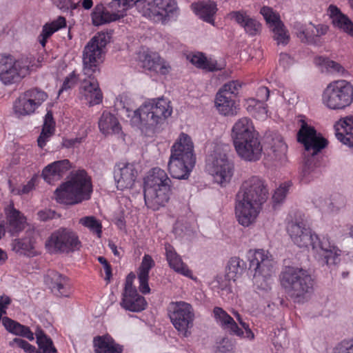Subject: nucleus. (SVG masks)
I'll list each match as a JSON object with an SVG mask.
<instances>
[{
    "instance_id": "f257e3e1",
    "label": "nucleus",
    "mask_w": 353,
    "mask_h": 353,
    "mask_svg": "<svg viewBox=\"0 0 353 353\" xmlns=\"http://www.w3.org/2000/svg\"><path fill=\"white\" fill-rule=\"evenodd\" d=\"M109 41L108 34L98 33L88 42L83 51L82 72L85 78L82 79L80 93L90 106L100 104L103 101V93L96 77L100 73L103 49Z\"/></svg>"
},
{
    "instance_id": "f03ea898",
    "label": "nucleus",
    "mask_w": 353,
    "mask_h": 353,
    "mask_svg": "<svg viewBox=\"0 0 353 353\" xmlns=\"http://www.w3.org/2000/svg\"><path fill=\"white\" fill-rule=\"evenodd\" d=\"M268 195L267 183L262 178L252 176L245 179L236 195L235 211L239 223L243 226H249L252 223Z\"/></svg>"
},
{
    "instance_id": "7ed1b4c3",
    "label": "nucleus",
    "mask_w": 353,
    "mask_h": 353,
    "mask_svg": "<svg viewBox=\"0 0 353 353\" xmlns=\"http://www.w3.org/2000/svg\"><path fill=\"white\" fill-rule=\"evenodd\" d=\"M170 102L163 98L150 99L135 110L130 119L131 124L143 133H154L172 114Z\"/></svg>"
},
{
    "instance_id": "20e7f679",
    "label": "nucleus",
    "mask_w": 353,
    "mask_h": 353,
    "mask_svg": "<svg viewBox=\"0 0 353 353\" xmlns=\"http://www.w3.org/2000/svg\"><path fill=\"white\" fill-rule=\"evenodd\" d=\"M195 163L193 142L189 135L181 132L171 148L168 171L173 178L188 179Z\"/></svg>"
},
{
    "instance_id": "39448f33",
    "label": "nucleus",
    "mask_w": 353,
    "mask_h": 353,
    "mask_svg": "<svg viewBox=\"0 0 353 353\" xmlns=\"http://www.w3.org/2000/svg\"><path fill=\"white\" fill-rule=\"evenodd\" d=\"M171 180L166 172L154 168L144 181L143 195L146 206L158 210L168 202L170 196Z\"/></svg>"
},
{
    "instance_id": "423d86ee",
    "label": "nucleus",
    "mask_w": 353,
    "mask_h": 353,
    "mask_svg": "<svg viewBox=\"0 0 353 353\" xmlns=\"http://www.w3.org/2000/svg\"><path fill=\"white\" fill-rule=\"evenodd\" d=\"M280 283L294 302L302 303L313 288V279L308 272L297 267H285L280 274Z\"/></svg>"
},
{
    "instance_id": "0eeeda50",
    "label": "nucleus",
    "mask_w": 353,
    "mask_h": 353,
    "mask_svg": "<svg viewBox=\"0 0 353 353\" xmlns=\"http://www.w3.org/2000/svg\"><path fill=\"white\" fill-rule=\"evenodd\" d=\"M92 192L91 179L85 170H78L55 190L54 194L58 203L74 205L88 200Z\"/></svg>"
},
{
    "instance_id": "6e6552de",
    "label": "nucleus",
    "mask_w": 353,
    "mask_h": 353,
    "mask_svg": "<svg viewBox=\"0 0 353 353\" xmlns=\"http://www.w3.org/2000/svg\"><path fill=\"white\" fill-rule=\"evenodd\" d=\"M322 101L330 110H344L353 102V85L345 80L332 81L324 90Z\"/></svg>"
},
{
    "instance_id": "1a4fd4ad",
    "label": "nucleus",
    "mask_w": 353,
    "mask_h": 353,
    "mask_svg": "<svg viewBox=\"0 0 353 353\" xmlns=\"http://www.w3.org/2000/svg\"><path fill=\"white\" fill-rule=\"evenodd\" d=\"M254 268L253 283L258 289L268 291L273 283L274 262L268 252L254 250L250 260V269Z\"/></svg>"
},
{
    "instance_id": "9d476101",
    "label": "nucleus",
    "mask_w": 353,
    "mask_h": 353,
    "mask_svg": "<svg viewBox=\"0 0 353 353\" xmlns=\"http://www.w3.org/2000/svg\"><path fill=\"white\" fill-rule=\"evenodd\" d=\"M137 9L143 16L163 24L175 18L179 11L175 0H141Z\"/></svg>"
},
{
    "instance_id": "9b49d317",
    "label": "nucleus",
    "mask_w": 353,
    "mask_h": 353,
    "mask_svg": "<svg viewBox=\"0 0 353 353\" xmlns=\"http://www.w3.org/2000/svg\"><path fill=\"white\" fill-rule=\"evenodd\" d=\"M170 321L179 334L183 337L190 335L194 312L191 304L185 301H172L168 307Z\"/></svg>"
},
{
    "instance_id": "f8f14e48",
    "label": "nucleus",
    "mask_w": 353,
    "mask_h": 353,
    "mask_svg": "<svg viewBox=\"0 0 353 353\" xmlns=\"http://www.w3.org/2000/svg\"><path fill=\"white\" fill-rule=\"evenodd\" d=\"M300 128L297 132V141L302 143L307 152L314 156L327 145V141L321 133H317L314 127L309 125L305 117L299 116Z\"/></svg>"
},
{
    "instance_id": "ddd939ff",
    "label": "nucleus",
    "mask_w": 353,
    "mask_h": 353,
    "mask_svg": "<svg viewBox=\"0 0 353 353\" xmlns=\"http://www.w3.org/2000/svg\"><path fill=\"white\" fill-rule=\"evenodd\" d=\"M208 169L216 183L225 186L233 174V165L225 154L214 153L207 159Z\"/></svg>"
},
{
    "instance_id": "4468645a",
    "label": "nucleus",
    "mask_w": 353,
    "mask_h": 353,
    "mask_svg": "<svg viewBox=\"0 0 353 353\" xmlns=\"http://www.w3.org/2000/svg\"><path fill=\"white\" fill-rule=\"evenodd\" d=\"M288 232L294 242L320 243L319 236L309 228L304 214H300L288 224Z\"/></svg>"
},
{
    "instance_id": "2eb2a0df",
    "label": "nucleus",
    "mask_w": 353,
    "mask_h": 353,
    "mask_svg": "<svg viewBox=\"0 0 353 353\" xmlns=\"http://www.w3.org/2000/svg\"><path fill=\"white\" fill-rule=\"evenodd\" d=\"M24 77L20 63L10 54H0V81L6 85L19 82Z\"/></svg>"
},
{
    "instance_id": "dca6fc26",
    "label": "nucleus",
    "mask_w": 353,
    "mask_h": 353,
    "mask_svg": "<svg viewBox=\"0 0 353 353\" xmlns=\"http://www.w3.org/2000/svg\"><path fill=\"white\" fill-rule=\"evenodd\" d=\"M11 303L9 296L3 295L0 296V320L6 330L14 335L25 337L30 341L34 340V334L27 326L23 325L7 317H2L6 314V310Z\"/></svg>"
},
{
    "instance_id": "f3484780",
    "label": "nucleus",
    "mask_w": 353,
    "mask_h": 353,
    "mask_svg": "<svg viewBox=\"0 0 353 353\" xmlns=\"http://www.w3.org/2000/svg\"><path fill=\"white\" fill-rule=\"evenodd\" d=\"M296 34L302 43L319 46L321 45L320 37L327 34L328 26L325 24L314 25L310 23L307 25H303L296 23L294 25Z\"/></svg>"
},
{
    "instance_id": "a211bd4d",
    "label": "nucleus",
    "mask_w": 353,
    "mask_h": 353,
    "mask_svg": "<svg viewBox=\"0 0 353 353\" xmlns=\"http://www.w3.org/2000/svg\"><path fill=\"white\" fill-rule=\"evenodd\" d=\"M237 154L245 161H259L263 152V146L258 135L234 143Z\"/></svg>"
},
{
    "instance_id": "6ab92c4d",
    "label": "nucleus",
    "mask_w": 353,
    "mask_h": 353,
    "mask_svg": "<svg viewBox=\"0 0 353 353\" xmlns=\"http://www.w3.org/2000/svg\"><path fill=\"white\" fill-rule=\"evenodd\" d=\"M137 176L134 165L129 163H118L114 170V178L118 190L132 188Z\"/></svg>"
},
{
    "instance_id": "aec40b11",
    "label": "nucleus",
    "mask_w": 353,
    "mask_h": 353,
    "mask_svg": "<svg viewBox=\"0 0 353 353\" xmlns=\"http://www.w3.org/2000/svg\"><path fill=\"white\" fill-rule=\"evenodd\" d=\"M228 17L235 21L249 36H256L261 31V23L245 10L232 11L228 14Z\"/></svg>"
},
{
    "instance_id": "412c9836",
    "label": "nucleus",
    "mask_w": 353,
    "mask_h": 353,
    "mask_svg": "<svg viewBox=\"0 0 353 353\" xmlns=\"http://www.w3.org/2000/svg\"><path fill=\"white\" fill-rule=\"evenodd\" d=\"M147 303L143 296L139 294L135 288L128 283L127 288L123 293L121 305L126 310L139 312L143 310Z\"/></svg>"
},
{
    "instance_id": "4be33fe9",
    "label": "nucleus",
    "mask_w": 353,
    "mask_h": 353,
    "mask_svg": "<svg viewBox=\"0 0 353 353\" xmlns=\"http://www.w3.org/2000/svg\"><path fill=\"white\" fill-rule=\"evenodd\" d=\"M316 259L322 265L336 264L341 251L334 244H312Z\"/></svg>"
},
{
    "instance_id": "5701e85b",
    "label": "nucleus",
    "mask_w": 353,
    "mask_h": 353,
    "mask_svg": "<svg viewBox=\"0 0 353 353\" xmlns=\"http://www.w3.org/2000/svg\"><path fill=\"white\" fill-rule=\"evenodd\" d=\"M71 168L69 160L54 161L46 166L42 171L43 179L49 184L60 180Z\"/></svg>"
},
{
    "instance_id": "b1692460",
    "label": "nucleus",
    "mask_w": 353,
    "mask_h": 353,
    "mask_svg": "<svg viewBox=\"0 0 353 353\" xmlns=\"http://www.w3.org/2000/svg\"><path fill=\"white\" fill-rule=\"evenodd\" d=\"M71 168L69 160L54 161L46 166L42 171L43 179L49 184L60 180Z\"/></svg>"
},
{
    "instance_id": "393cba45",
    "label": "nucleus",
    "mask_w": 353,
    "mask_h": 353,
    "mask_svg": "<svg viewBox=\"0 0 353 353\" xmlns=\"http://www.w3.org/2000/svg\"><path fill=\"white\" fill-rule=\"evenodd\" d=\"M71 168L69 160L54 161L46 166L42 171L43 179L49 184L60 180Z\"/></svg>"
},
{
    "instance_id": "a878e982",
    "label": "nucleus",
    "mask_w": 353,
    "mask_h": 353,
    "mask_svg": "<svg viewBox=\"0 0 353 353\" xmlns=\"http://www.w3.org/2000/svg\"><path fill=\"white\" fill-rule=\"evenodd\" d=\"M213 316L216 323L224 330L237 336H243V331L235 321L223 308L215 307Z\"/></svg>"
},
{
    "instance_id": "bb28decb",
    "label": "nucleus",
    "mask_w": 353,
    "mask_h": 353,
    "mask_svg": "<svg viewBox=\"0 0 353 353\" xmlns=\"http://www.w3.org/2000/svg\"><path fill=\"white\" fill-rule=\"evenodd\" d=\"M46 283L52 292L57 296L68 297L70 294V284L68 279L56 272L48 274Z\"/></svg>"
},
{
    "instance_id": "cd10ccee",
    "label": "nucleus",
    "mask_w": 353,
    "mask_h": 353,
    "mask_svg": "<svg viewBox=\"0 0 353 353\" xmlns=\"http://www.w3.org/2000/svg\"><path fill=\"white\" fill-rule=\"evenodd\" d=\"M140 60L142 67L148 70L161 74H166L170 71V65L157 53L143 52L140 56Z\"/></svg>"
},
{
    "instance_id": "c85d7f7f",
    "label": "nucleus",
    "mask_w": 353,
    "mask_h": 353,
    "mask_svg": "<svg viewBox=\"0 0 353 353\" xmlns=\"http://www.w3.org/2000/svg\"><path fill=\"white\" fill-rule=\"evenodd\" d=\"M258 135L254 130L251 119L243 117L239 119L234 125L232 130L233 143L251 138Z\"/></svg>"
},
{
    "instance_id": "c756f323",
    "label": "nucleus",
    "mask_w": 353,
    "mask_h": 353,
    "mask_svg": "<svg viewBox=\"0 0 353 353\" xmlns=\"http://www.w3.org/2000/svg\"><path fill=\"white\" fill-rule=\"evenodd\" d=\"M193 12L204 21L211 24L214 23V15L217 11L214 1L208 0L194 2L191 4Z\"/></svg>"
},
{
    "instance_id": "7c9ffc66",
    "label": "nucleus",
    "mask_w": 353,
    "mask_h": 353,
    "mask_svg": "<svg viewBox=\"0 0 353 353\" xmlns=\"http://www.w3.org/2000/svg\"><path fill=\"white\" fill-rule=\"evenodd\" d=\"M92 21L94 26H99L123 17V14L116 11H111L108 6L105 8L103 4L95 6L92 14Z\"/></svg>"
},
{
    "instance_id": "2f4dec72",
    "label": "nucleus",
    "mask_w": 353,
    "mask_h": 353,
    "mask_svg": "<svg viewBox=\"0 0 353 353\" xmlns=\"http://www.w3.org/2000/svg\"><path fill=\"white\" fill-rule=\"evenodd\" d=\"M165 254L169 266L172 269L186 277L193 279L192 271L183 262L181 256L176 252L171 244H168L165 247Z\"/></svg>"
},
{
    "instance_id": "473e14b6",
    "label": "nucleus",
    "mask_w": 353,
    "mask_h": 353,
    "mask_svg": "<svg viewBox=\"0 0 353 353\" xmlns=\"http://www.w3.org/2000/svg\"><path fill=\"white\" fill-rule=\"evenodd\" d=\"M155 265V262L149 254H145L141 263L138 269V279L139 282V290L143 294H148L150 288L148 285L149 272Z\"/></svg>"
},
{
    "instance_id": "72a5a7b5",
    "label": "nucleus",
    "mask_w": 353,
    "mask_h": 353,
    "mask_svg": "<svg viewBox=\"0 0 353 353\" xmlns=\"http://www.w3.org/2000/svg\"><path fill=\"white\" fill-rule=\"evenodd\" d=\"M99 131L107 136L110 134H118L121 130V125L116 116L105 110L102 112L98 121Z\"/></svg>"
},
{
    "instance_id": "f704fd0d",
    "label": "nucleus",
    "mask_w": 353,
    "mask_h": 353,
    "mask_svg": "<svg viewBox=\"0 0 353 353\" xmlns=\"http://www.w3.org/2000/svg\"><path fill=\"white\" fill-rule=\"evenodd\" d=\"M339 125L342 131L336 128L335 135L336 139L343 144L353 148V114L340 119Z\"/></svg>"
},
{
    "instance_id": "c9c22d12",
    "label": "nucleus",
    "mask_w": 353,
    "mask_h": 353,
    "mask_svg": "<svg viewBox=\"0 0 353 353\" xmlns=\"http://www.w3.org/2000/svg\"><path fill=\"white\" fill-rule=\"evenodd\" d=\"M95 353H122L123 346L109 335L99 336L93 341Z\"/></svg>"
},
{
    "instance_id": "e433bc0d",
    "label": "nucleus",
    "mask_w": 353,
    "mask_h": 353,
    "mask_svg": "<svg viewBox=\"0 0 353 353\" xmlns=\"http://www.w3.org/2000/svg\"><path fill=\"white\" fill-rule=\"evenodd\" d=\"M66 26V20L63 17H59L57 19L51 22L45 23L42 27V30L38 36V41L44 48L48 42V39L56 32Z\"/></svg>"
},
{
    "instance_id": "4c0bfd02",
    "label": "nucleus",
    "mask_w": 353,
    "mask_h": 353,
    "mask_svg": "<svg viewBox=\"0 0 353 353\" xmlns=\"http://www.w3.org/2000/svg\"><path fill=\"white\" fill-rule=\"evenodd\" d=\"M6 215L9 228L8 232L12 236H14L24 228L26 218L13 206L10 207L7 210Z\"/></svg>"
},
{
    "instance_id": "58836bf2",
    "label": "nucleus",
    "mask_w": 353,
    "mask_h": 353,
    "mask_svg": "<svg viewBox=\"0 0 353 353\" xmlns=\"http://www.w3.org/2000/svg\"><path fill=\"white\" fill-rule=\"evenodd\" d=\"M39 106L35 101L28 98L23 93L15 100L13 104V110L19 116H28L33 114Z\"/></svg>"
},
{
    "instance_id": "ea45409f",
    "label": "nucleus",
    "mask_w": 353,
    "mask_h": 353,
    "mask_svg": "<svg viewBox=\"0 0 353 353\" xmlns=\"http://www.w3.org/2000/svg\"><path fill=\"white\" fill-rule=\"evenodd\" d=\"M214 103L220 114L225 116L235 114V101L230 96H226L218 92L216 94Z\"/></svg>"
},
{
    "instance_id": "a19ab883",
    "label": "nucleus",
    "mask_w": 353,
    "mask_h": 353,
    "mask_svg": "<svg viewBox=\"0 0 353 353\" xmlns=\"http://www.w3.org/2000/svg\"><path fill=\"white\" fill-rule=\"evenodd\" d=\"M247 268L246 263L239 257H232L227 265L226 277L228 280L236 281L240 278Z\"/></svg>"
},
{
    "instance_id": "79ce46f5",
    "label": "nucleus",
    "mask_w": 353,
    "mask_h": 353,
    "mask_svg": "<svg viewBox=\"0 0 353 353\" xmlns=\"http://www.w3.org/2000/svg\"><path fill=\"white\" fill-rule=\"evenodd\" d=\"M55 122L53 119L52 112L48 111L45 117L41 134L37 139L38 145L43 148L48 139L53 134L54 131Z\"/></svg>"
},
{
    "instance_id": "37998d69",
    "label": "nucleus",
    "mask_w": 353,
    "mask_h": 353,
    "mask_svg": "<svg viewBox=\"0 0 353 353\" xmlns=\"http://www.w3.org/2000/svg\"><path fill=\"white\" fill-rule=\"evenodd\" d=\"M48 243H80L72 230L61 228L52 233Z\"/></svg>"
},
{
    "instance_id": "c03bdc74",
    "label": "nucleus",
    "mask_w": 353,
    "mask_h": 353,
    "mask_svg": "<svg viewBox=\"0 0 353 353\" xmlns=\"http://www.w3.org/2000/svg\"><path fill=\"white\" fill-rule=\"evenodd\" d=\"M247 110L258 119H265L268 117V106L265 103L250 98L246 100Z\"/></svg>"
},
{
    "instance_id": "a18cd8bd",
    "label": "nucleus",
    "mask_w": 353,
    "mask_h": 353,
    "mask_svg": "<svg viewBox=\"0 0 353 353\" xmlns=\"http://www.w3.org/2000/svg\"><path fill=\"white\" fill-rule=\"evenodd\" d=\"M37 343L42 353H58L52 341L41 330H37Z\"/></svg>"
},
{
    "instance_id": "49530a36",
    "label": "nucleus",
    "mask_w": 353,
    "mask_h": 353,
    "mask_svg": "<svg viewBox=\"0 0 353 353\" xmlns=\"http://www.w3.org/2000/svg\"><path fill=\"white\" fill-rule=\"evenodd\" d=\"M79 223L87 228L92 234L101 237L102 225L99 220L94 216H87L79 219Z\"/></svg>"
},
{
    "instance_id": "de8ad7c7",
    "label": "nucleus",
    "mask_w": 353,
    "mask_h": 353,
    "mask_svg": "<svg viewBox=\"0 0 353 353\" xmlns=\"http://www.w3.org/2000/svg\"><path fill=\"white\" fill-rule=\"evenodd\" d=\"M140 1L141 0H111V1L108 3V8H110L111 11H116L118 13L122 14L123 17L125 11L134 5L137 8L138 2Z\"/></svg>"
},
{
    "instance_id": "09e8293b",
    "label": "nucleus",
    "mask_w": 353,
    "mask_h": 353,
    "mask_svg": "<svg viewBox=\"0 0 353 353\" xmlns=\"http://www.w3.org/2000/svg\"><path fill=\"white\" fill-rule=\"evenodd\" d=\"M272 32L274 33L273 38L276 41L278 45L282 44L285 46L288 43L290 35L283 23H280L272 27Z\"/></svg>"
},
{
    "instance_id": "8fccbe9b",
    "label": "nucleus",
    "mask_w": 353,
    "mask_h": 353,
    "mask_svg": "<svg viewBox=\"0 0 353 353\" xmlns=\"http://www.w3.org/2000/svg\"><path fill=\"white\" fill-rule=\"evenodd\" d=\"M80 244H45L46 250L52 254L69 253L79 249Z\"/></svg>"
},
{
    "instance_id": "3c124183",
    "label": "nucleus",
    "mask_w": 353,
    "mask_h": 353,
    "mask_svg": "<svg viewBox=\"0 0 353 353\" xmlns=\"http://www.w3.org/2000/svg\"><path fill=\"white\" fill-rule=\"evenodd\" d=\"M28 98L32 99L35 101V103L39 107L41 104L46 101L48 97V94L43 90L34 88L29 89L23 93Z\"/></svg>"
},
{
    "instance_id": "603ef678",
    "label": "nucleus",
    "mask_w": 353,
    "mask_h": 353,
    "mask_svg": "<svg viewBox=\"0 0 353 353\" xmlns=\"http://www.w3.org/2000/svg\"><path fill=\"white\" fill-rule=\"evenodd\" d=\"M260 13L263 15L266 23L270 24L271 27H274L280 23H283L280 19L279 14L273 11L272 8L263 6L260 10Z\"/></svg>"
},
{
    "instance_id": "864d4df0",
    "label": "nucleus",
    "mask_w": 353,
    "mask_h": 353,
    "mask_svg": "<svg viewBox=\"0 0 353 353\" xmlns=\"http://www.w3.org/2000/svg\"><path fill=\"white\" fill-rule=\"evenodd\" d=\"M260 13L263 15L266 23L270 24L271 27H274L280 23H283L280 19L279 14L273 11L272 8L263 6L260 10Z\"/></svg>"
},
{
    "instance_id": "5fc2aeb1",
    "label": "nucleus",
    "mask_w": 353,
    "mask_h": 353,
    "mask_svg": "<svg viewBox=\"0 0 353 353\" xmlns=\"http://www.w3.org/2000/svg\"><path fill=\"white\" fill-rule=\"evenodd\" d=\"M319 63L325 65L326 69L330 72H336L337 74L344 75L347 74V70L339 63L330 60L326 58L319 57Z\"/></svg>"
},
{
    "instance_id": "6e6d98bb",
    "label": "nucleus",
    "mask_w": 353,
    "mask_h": 353,
    "mask_svg": "<svg viewBox=\"0 0 353 353\" xmlns=\"http://www.w3.org/2000/svg\"><path fill=\"white\" fill-rule=\"evenodd\" d=\"M241 88V84L239 81H231L225 83L218 92L232 98L238 94Z\"/></svg>"
},
{
    "instance_id": "4d7b16f0",
    "label": "nucleus",
    "mask_w": 353,
    "mask_h": 353,
    "mask_svg": "<svg viewBox=\"0 0 353 353\" xmlns=\"http://www.w3.org/2000/svg\"><path fill=\"white\" fill-rule=\"evenodd\" d=\"M12 250L19 255L34 256L37 251L33 244H11Z\"/></svg>"
},
{
    "instance_id": "13d9d810",
    "label": "nucleus",
    "mask_w": 353,
    "mask_h": 353,
    "mask_svg": "<svg viewBox=\"0 0 353 353\" xmlns=\"http://www.w3.org/2000/svg\"><path fill=\"white\" fill-rule=\"evenodd\" d=\"M190 62L199 68L206 69L210 71L218 70L214 65H210L202 54L192 55L190 58Z\"/></svg>"
},
{
    "instance_id": "bf43d9fd",
    "label": "nucleus",
    "mask_w": 353,
    "mask_h": 353,
    "mask_svg": "<svg viewBox=\"0 0 353 353\" xmlns=\"http://www.w3.org/2000/svg\"><path fill=\"white\" fill-rule=\"evenodd\" d=\"M9 345L14 349H22L26 353H37L34 346L20 338H14L12 341H10L9 342Z\"/></svg>"
},
{
    "instance_id": "052dcab7",
    "label": "nucleus",
    "mask_w": 353,
    "mask_h": 353,
    "mask_svg": "<svg viewBox=\"0 0 353 353\" xmlns=\"http://www.w3.org/2000/svg\"><path fill=\"white\" fill-rule=\"evenodd\" d=\"M291 185L290 182L285 183L281 185L275 191L272 196L274 203H280L284 201Z\"/></svg>"
},
{
    "instance_id": "680f3d73",
    "label": "nucleus",
    "mask_w": 353,
    "mask_h": 353,
    "mask_svg": "<svg viewBox=\"0 0 353 353\" xmlns=\"http://www.w3.org/2000/svg\"><path fill=\"white\" fill-rule=\"evenodd\" d=\"M334 25L353 37V22L346 15L341 16Z\"/></svg>"
},
{
    "instance_id": "e2e57ef3",
    "label": "nucleus",
    "mask_w": 353,
    "mask_h": 353,
    "mask_svg": "<svg viewBox=\"0 0 353 353\" xmlns=\"http://www.w3.org/2000/svg\"><path fill=\"white\" fill-rule=\"evenodd\" d=\"M232 314L236 318V321L239 322V323L241 325V327L244 329L243 332V336H241L242 338L248 339L250 341L253 340L254 339V334L253 332L250 328V326L248 323L244 321L243 317L241 315L236 311H232Z\"/></svg>"
},
{
    "instance_id": "0e129e2a",
    "label": "nucleus",
    "mask_w": 353,
    "mask_h": 353,
    "mask_svg": "<svg viewBox=\"0 0 353 353\" xmlns=\"http://www.w3.org/2000/svg\"><path fill=\"white\" fill-rule=\"evenodd\" d=\"M332 353H353V340L341 342L334 348Z\"/></svg>"
},
{
    "instance_id": "69168bd1",
    "label": "nucleus",
    "mask_w": 353,
    "mask_h": 353,
    "mask_svg": "<svg viewBox=\"0 0 353 353\" xmlns=\"http://www.w3.org/2000/svg\"><path fill=\"white\" fill-rule=\"evenodd\" d=\"M57 8L63 12L69 10H74L77 8L78 3H72V0H54Z\"/></svg>"
},
{
    "instance_id": "338daca9",
    "label": "nucleus",
    "mask_w": 353,
    "mask_h": 353,
    "mask_svg": "<svg viewBox=\"0 0 353 353\" xmlns=\"http://www.w3.org/2000/svg\"><path fill=\"white\" fill-rule=\"evenodd\" d=\"M315 170L313 168L310 167L308 163V161L305 163L303 166L302 171V181L304 183H308L314 176H315Z\"/></svg>"
},
{
    "instance_id": "774afa93",
    "label": "nucleus",
    "mask_w": 353,
    "mask_h": 353,
    "mask_svg": "<svg viewBox=\"0 0 353 353\" xmlns=\"http://www.w3.org/2000/svg\"><path fill=\"white\" fill-rule=\"evenodd\" d=\"M37 214L39 219L43 221H46L48 220L54 219L57 216V213L54 211L49 209L41 210L38 212Z\"/></svg>"
}]
</instances>
